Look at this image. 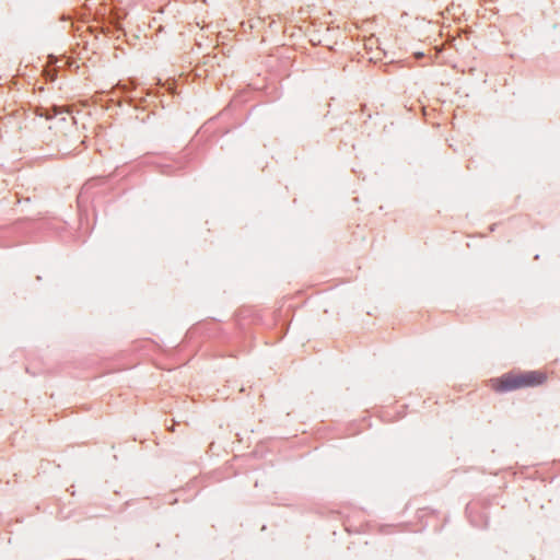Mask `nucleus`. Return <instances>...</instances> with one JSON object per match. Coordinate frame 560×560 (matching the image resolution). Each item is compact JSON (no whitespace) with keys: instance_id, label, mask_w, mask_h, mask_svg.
I'll use <instances>...</instances> for the list:
<instances>
[{"instance_id":"2","label":"nucleus","mask_w":560,"mask_h":560,"mask_svg":"<svg viewBox=\"0 0 560 560\" xmlns=\"http://www.w3.org/2000/svg\"><path fill=\"white\" fill-rule=\"evenodd\" d=\"M52 112H54V115H48L47 118L50 119L57 115H61L63 114L66 110H63L62 108H58V107H54L52 108Z\"/></svg>"},{"instance_id":"1","label":"nucleus","mask_w":560,"mask_h":560,"mask_svg":"<svg viewBox=\"0 0 560 560\" xmlns=\"http://www.w3.org/2000/svg\"><path fill=\"white\" fill-rule=\"evenodd\" d=\"M547 374L542 371H511L489 381V386L497 393L512 392L542 385Z\"/></svg>"},{"instance_id":"3","label":"nucleus","mask_w":560,"mask_h":560,"mask_svg":"<svg viewBox=\"0 0 560 560\" xmlns=\"http://www.w3.org/2000/svg\"><path fill=\"white\" fill-rule=\"evenodd\" d=\"M421 56H422V54H420V52L416 54L417 58H420Z\"/></svg>"}]
</instances>
